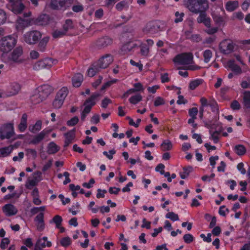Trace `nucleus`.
<instances>
[{"label":"nucleus","instance_id":"f257e3e1","mask_svg":"<svg viewBox=\"0 0 250 250\" xmlns=\"http://www.w3.org/2000/svg\"><path fill=\"white\" fill-rule=\"evenodd\" d=\"M184 5L191 12L198 14L208 9V0H184Z\"/></svg>","mask_w":250,"mask_h":250},{"label":"nucleus","instance_id":"f03ea898","mask_svg":"<svg viewBox=\"0 0 250 250\" xmlns=\"http://www.w3.org/2000/svg\"><path fill=\"white\" fill-rule=\"evenodd\" d=\"M17 40L12 36H8L0 40V51L7 53L16 45Z\"/></svg>","mask_w":250,"mask_h":250},{"label":"nucleus","instance_id":"7ed1b4c3","mask_svg":"<svg viewBox=\"0 0 250 250\" xmlns=\"http://www.w3.org/2000/svg\"><path fill=\"white\" fill-rule=\"evenodd\" d=\"M42 34L38 30H31L27 32L23 36L24 42L29 45H34L42 38Z\"/></svg>","mask_w":250,"mask_h":250},{"label":"nucleus","instance_id":"20e7f679","mask_svg":"<svg viewBox=\"0 0 250 250\" xmlns=\"http://www.w3.org/2000/svg\"><path fill=\"white\" fill-rule=\"evenodd\" d=\"M193 56L191 53H183L177 55L173 59L175 63L180 65H188L193 62Z\"/></svg>","mask_w":250,"mask_h":250},{"label":"nucleus","instance_id":"39448f33","mask_svg":"<svg viewBox=\"0 0 250 250\" xmlns=\"http://www.w3.org/2000/svg\"><path fill=\"white\" fill-rule=\"evenodd\" d=\"M73 0H51L49 6L53 10L66 9L73 3Z\"/></svg>","mask_w":250,"mask_h":250},{"label":"nucleus","instance_id":"423d86ee","mask_svg":"<svg viewBox=\"0 0 250 250\" xmlns=\"http://www.w3.org/2000/svg\"><path fill=\"white\" fill-rule=\"evenodd\" d=\"M112 43V39L108 37L105 36L100 38L93 42L91 47L95 49H101L104 48Z\"/></svg>","mask_w":250,"mask_h":250},{"label":"nucleus","instance_id":"0eeeda50","mask_svg":"<svg viewBox=\"0 0 250 250\" xmlns=\"http://www.w3.org/2000/svg\"><path fill=\"white\" fill-rule=\"evenodd\" d=\"M14 134L12 124H7L0 128V138L1 140L10 139Z\"/></svg>","mask_w":250,"mask_h":250},{"label":"nucleus","instance_id":"6e6552de","mask_svg":"<svg viewBox=\"0 0 250 250\" xmlns=\"http://www.w3.org/2000/svg\"><path fill=\"white\" fill-rule=\"evenodd\" d=\"M23 53L22 48L21 46L16 47L11 53L9 57V60L13 62L21 63L23 62L24 59L21 57Z\"/></svg>","mask_w":250,"mask_h":250},{"label":"nucleus","instance_id":"1a4fd4ad","mask_svg":"<svg viewBox=\"0 0 250 250\" xmlns=\"http://www.w3.org/2000/svg\"><path fill=\"white\" fill-rule=\"evenodd\" d=\"M56 61L53 60L51 58H45L35 63L33 68L35 70H40L44 68H51Z\"/></svg>","mask_w":250,"mask_h":250},{"label":"nucleus","instance_id":"9d476101","mask_svg":"<svg viewBox=\"0 0 250 250\" xmlns=\"http://www.w3.org/2000/svg\"><path fill=\"white\" fill-rule=\"evenodd\" d=\"M234 49V45L232 42L229 40H224L219 44L220 52L224 54L231 53Z\"/></svg>","mask_w":250,"mask_h":250},{"label":"nucleus","instance_id":"9b49d317","mask_svg":"<svg viewBox=\"0 0 250 250\" xmlns=\"http://www.w3.org/2000/svg\"><path fill=\"white\" fill-rule=\"evenodd\" d=\"M113 61V58L110 54H106L101 57L97 62H95L100 69L107 67Z\"/></svg>","mask_w":250,"mask_h":250},{"label":"nucleus","instance_id":"f8f14e48","mask_svg":"<svg viewBox=\"0 0 250 250\" xmlns=\"http://www.w3.org/2000/svg\"><path fill=\"white\" fill-rule=\"evenodd\" d=\"M9 9L16 14H21L24 9L25 5L21 2V0H16L11 4L8 5Z\"/></svg>","mask_w":250,"mask_h":250},{"label":"nucleus","instance_id":"ddd939ff","mask_svg":"<svg viewBox=\"0 0 250 250\" xmlns=\"http://www.w3.org/2000/svg\"><path fill=\"white\" fill-rule=\"evenodd\" d=\"M160 26L155 22L147 23L143 29V32L146 34H153L158 32Z\"/></svg>","mask_w":250,"mask_h":250},{"label":"nucleus","instance_id":"4468645a","mask_svg":"<svg viewBox=\"0 0 250 250\" xmlns=\"http://www.w3.org/2000/svg\"><path fill=\"white\" fill-rule=\"evenodd\" d=\"M37 90V92L45 100L52 92L53 88L49 84H43L39 87Z\"/></svg>","mask_w":250,"mask_h":250},{"label":"nucleus","instance_id":"2eb2a0df","mask_svg":"<svg viewBox=\"0 0 250 250\" xmlns=\"http://www.w3.org/2000/svg\"><path fill=\"white\" fill-rule=\"evenodd\" d=\"M206 11L203 10L198 13L199 16L197 18V21L198 23H203L206 27L210 28L211 20L209 17H207Z\"/></svg>","mask_w":250,"mask_h":250},{"label":"nucleus","instance_id":"dca6fc26","mask_svg":"<svg viewBox=\"0 0 250 250\" xmlns=\"http://www.w3.org/2000/svg\"><path fill=\"white\" fill-rule=\"evenodd\" d=\"M51 246V242L47 241V237H43L37 241L34 250H42V249L45 248L46 246L50 247Z\"/></svg>","mask_w":250,"mask_h":250},{"label":"nucleus","instance_id":"f3484780","mask_svg":"<svg viewBox=\"0 0 250 250\" xmlns=\"http://www.w3.org/2000/svg\"><path fill=\"white\" fill-rule=\"evenodd\" d=\"M51 130H43L39 134L34 136L33 139L30 142V144L36 145L41 142L44 137L48 134Z\"/></svg>","mask_w":250,"mask_h":250},{"label":"nucleus","instance_id":"a211bd4d","mask_svg":"<svg viewBox=\"0 0 250 250\" xmlns=\"http://www.w3.org/2000/svg\"><path fill=\"white\" fill-rule=\"evenodd\" d=\"M2 211L7 216L15 215L18 212L17 209L11 204L5 205L2 207Z\"/></svg>","mask_w":250,"mask_h":250},{"label":"nucleus","instance_id":"6ab92c4d","mask_svg":"<svg viewBox=\"0 0 250 250\" xmlns=\"http://www.w3.org/2000/svg\"><path fill=\"white\" fill-rule=\"evenodd\" d=\"M75 132L76 129L73 128L64 134V135L65 138L64 145V147H67L72 142L73 140L75 137Z\"/></svg>","mask_w":250,"mask_h":250},{"label":"nucleus","instance_id":"aec40b11","mask_svg":"<svg viewBox=\"0 0 250 250\" xmlns=\"http://www.w3.org/2000/svg\"><path fill=\"white\" fill-rule=\"evenodd\" d=\"M100 96L99 93H94L92 94L89 98H88L83 103L84 107H89V110H91V107L96 104L95 100Z\"/></svg>","mask_w":250,"mask_h":250},{"label":"nucleus","instance_id":"412c9836","mask_svg":"<svg viewBox=\"0 0 250 250\" xmlns=\"http://www.w3.org/2000/svg\"><path fill=\"white\" fill-rule=\"evenodd\" d=\"M21 90V85L17 83H13L10 85V90L7 92V96H12L17 94Z\"/></svg>","mask_w":250,"mask_h":250},{"label":"nucleus","instance_id":"4be33fe9","mask_svg":"<svg viewBox=\"0 0 250 250\" xmlns=\"http://www.w3.org/2000/svg\"><path fill=\"white\" fill-rule=\"evenodd\" d=\"M49 20V16L47 14L40 15L36 20V23L39 25H45L48 24Z\"/></svg>","mask_w":250,"mask_h":250},{"label":"nucleus","instance_id":"5701e85b","mask_svg":"<svg viewBox=\"0 0 250 250\" xmlns=\"http://www.w3.org/2000/svg\"><path fill=\"white\" fill-rule=\"evenodd\" d=\"M83 80V78L82 74L80 73L76 74L72 79L73 85L76 87L80 86Z\"/></svg>","mask_w":250,"mask_h":250},{"label":"nucleus","instance_id":"b1692460","mask_svg":"<svg viewBox=\"0 0 250 250\" xmlns=\"http://www.w3.org/2000/svg\"><path fill=\"white\" fill-rule=\"evenodd\" d=\"M228 66L236 74H240L242 73L241 67L235 64L233 60H230L228 62Z\"/></svg>","mask_w":250,"mask_h":250},{"label":"nucleus","instance_id":"393cba45","mask_svg":"<svg viewBox=\"0 0 250 250\" xmlns=\"http://www.w3.org/2000/svg\"><path fill=\"white\" fill-rule=\"evenodd\" d=\"M27 115L24 113L21 117V123L18 125V128L21 132L24 131L27 127Z\"/></svg>","mask_w":250,"mask_h":250},{"label":"nucleus","instance_id":"a878e982","mask_svg":"<svg viewBox=\"0 0 250 250\" xmlns=\"http://www.w3.org/2000/svg\"><path fill=\"white\" fill-rule=\"evenodd\" d=\"M49 37H45L42 39H40L39 41L38 45V48L39 50L42 52L44 51L46 49V46L49 41Z\"/></svg>","mask_w":250,"mask_h":250},{"label":"nucleus","instance_id":"bb28decb","mask_svg":"<svg viewBox=\"0 0 250 250\" xmlns=\"http://www.w3.org/2000/svg\"><path fill=\"white\" fill-rule=\"evenodd\" d=\"M243 105L248 109L250 108V91H245L243 93Z\"/></svg>","mask_w":250,"mask_h":250},{"label":"nucleus","instance_id":"cd10ccee","mask_svg":"<svg viewBox=\"0 0 250 250\" xmlns=\"http://www.w3.org/2000/svg\"><path fill=\"white\" fill-rule=\"evenodd\" d=\"M14 146L10 145L8 146L0 148V157H5L8 156L13 149Z\"/></svg>","mask_w":250,"mask_h":250},{"label":"nucleus","instance_id":"c85d7f7f","mask_svg":"<svg viewBox=\"0 0 250 250\" xmlns=\"http://www.w3.org/2000/svg\"><path fill=\"white\" fill-rule=\"evenodd\" d=\"M60 150L58 146L54 142H50L47 146V153L49 154H55Z\"/></svg>","mask_w":250,"mask_h":250},{"label":"nucleus","instance_id":"c756f323","mask_svg":"<svg viewBox=\"0 0 250 250\" xmlns=\"http://www.w3.org/2000/svg\"><path fill=\"white\" fill-rule=\"evenodd\" d=\"M42 122L41 120H38L35 125H30L29 126V130L33 133H36L42 129Z\"/></svg>","mask_w":250,"mask_h":250},{"label":"nucleus","instance_id":"7c9ffc66","mask_svg":"<svg viewBox=\"0 0 250 250\" xmlns=\"http://www.w3.org/2000/svg\"><path fill=\"white\" fill-rule=\"evenodd\" d=\"M100 69L97 65L95 63H94L92 64L91 67L87 70V75L90 77H93Z\"/></svg>","mask_w":250,"mask_h":250},{"label":"nucleus","instance_id":"2f4dec72","mask_svg":"<svg viewBox=\"0 0 250 250\" xmlns=\"http://www.w3.org/2000/svg\"><path fill=\"white\" fill-rule=\"evenodd\" d=\"M238 6L237 1H229L226 4V8L229 11H233L235 10Z\"/></svg>","mask_w":250,"mask_h":250},{"label":"nucleus","instance_id":"473e14b6","mask_svg":"<svg viewBox=\"0 0 250 250\" xmlns=\"http://www.w3.org/2000/svg\"><path fill=\"white\" fill-rule=\"evenodd\" d=\"M68 94V90L66 87L62 88L57 94L56 97L64 102Z\"/></svg>","mask_w":250,"mask_h":250},{"label":"nucleus","instance_id":"72a5a7b5","mask_svg":"<svg viewBox=\"0 0 250 250\" xmlns=\"http://www.w3.org/2000/svg\"><path fill=\"white\" fill-rule=\"evenodd\" d=\"M31 100L34 104H38L44 100L41 97V95L37 92L31 97Z\"/></svg>","mask_w":250,"mask_h":250},{"label":"nucleus","instance_id":"f704fd0d","mask_svg":"<svg viewBox=\"0 0 250 250\" xmlns=\"http://www.w3.org/2000/svg\"><path fill=\"white\" fill-rule=\"evenodd\" d=\"M161 147L164 151L169 150L172 147V144L169 140H164L161 145Z\"/></svg>","mask_w":250,"mask_h":250},{"label":"nucleus","instance_id":"c9c22d12","mask_svg":"<svg viewBox=\"0 0 250 250\" xmlns=\"http://www.w3.org/2000/svg\"><path fill=\"white\" fill-rule=\"evenodd\" d=\"M128 7V2L126 0H123L118 2L116 5V8L119 11H122L124 9Z\"/></svg>","mask_w":250,"mask_h":250},{"label":"nucleus","instance_id":"e433bc0d","mask_svg":"<svg viewBox=\"0 0 250 250\" xmlns=\"http://www.w3.org/2000/svg\"><path fill=\"white\" fill-rule=\"evenodd\" d=\"M184 170L183 173H180V177L182 179H185L188 177L190 172H191L193 169L191 166H188V167H184L183 168Z\"/></svg>","mask_w":250,"mask_h":250},{"label":"nucleus","instance_id":"4c0bfd02","mask_svg":"<svg viewBox=\"0 0 250 250\" xmlns=\"http://www.w3.org/2000/svg\"><path fill=\"white\" fill-rule=\"evenodd\" d=\"M203 83V80L202 79H196L192 81L189 84V88L191 90H194Z\"/></svg>","mask_w":250,"mask_h":250},{"label":"nucleus","instance_id":"58836bf2","mask_svg":"<svg viewBox=\"0 0 250 250\" xmlns=\"http://www.w3.org/2000/svg\"><path fill=\"white\" fill-rule=\"evenodd\" d=\"M222 130L223 128L220 127L218 130H215L213 132H211V131H210L209 132L211 134V137L210 139L213 140L215 143H217L218 141V135L222 131Z\"/></svg>","mask_w":250,"mask_h":250},{"label":"nucleus","instance_id":"ea45409f","mask_svg":"<svg viewBox=\"0 0 250 250\" xmlns=\"http://www.w3.org/2000/svg\"><path fill=\"white\" fill-rule=\"evenodd\" d=\"M142 100V96L139 94H138L137 95H134L131 96L129 99V102L133 104H136Z\"/></svg>","mask_w":250,"mask_h":250},{"label":"nucleus","instance_id":"a19ab883","mask_svg":"<svg viewBox=\"0 0 250 250\" xmlns=\"http://www.w3.org/2000/svg\"><path fill=\"white\" fill-rule=\"evenodd\" d=\"M235 150L237 154L238 155H243L246 151V149L244 146L238 145L235 146Z\"/></svg>","mask_w":250,"mask_h":250},{"label":"nucleus","instance_id":"79ce46f5","mask_svg":"<svg viewBox=\"0 0 250 250\" xmlns=\"http://www.w3.org/2000/svg\"><path fill=\"white\" fill-rule=\"evenodd\" d=\"M62 221V217L59 215H56L53 217L50 222L51 223L53 222L56 224V227L57 228H60V226H61Z\"/></svg>","mask_w":250,"mask_h":250},{"label":"nucleus","instance_id":"37998d69","mask_svg":"<svg viewBox=\"0 0 250 250\" xmlns=\"http://www.w3.org/2000/svg\"><path fill=\"white\" fill-rule=\"evenodd\" d=\"M73 28L72 21L70 19L66 20L65 24L63 25V29L66 33L69 29Z\"/></svg>","mask_w":250,"mask_h":250},{"label":"nucleus","instance_id":"c03bdc74","mask_svg":"<svg viewBox=\"0 0 250 250\" xmlns=\"http://www.w3.org/2000/svg\"><path fill=\"white\" fill-rule=\"evenodd\" d=\"M212 15L213 19L216 24L220 25L223 23L224 19L221 16L215 13L212 14Z\"/></svg>","mask_w":250,"mask_h":250},{"label":"nucleus","instance_id":"a18cd8bd","mask_svg":"<svg viewBox=\"0 0 250 250\" xmlns=\"http://www.w3.org/2000/svg\"><path fill=\"white\" fill-rule=\"evenodd\" d=\"M212 55V52L210 50H206L203 54L204 62L206 63L209 62Z\"/></svg>","mask_w":250,"mask_h":250},{"label":"nucleus","instance_id":"49530a36","mask_svg":"<svg viewBox=\"0 0 250 250\" xmlns=\"http://www.w3.org/2000/svg\"><path fill=\"white\" fill-rule=\"evenodd\" d=\"M71 240L69 237L62 238L60 241L61 245L64 247H67L71 244Z\"/></svg>","mask_w":250,"mask_h":250},{"label":"nucleus","instance_id":"de8ad7c7","mask_svg":"<svg viewBox=\"0 0 250 250\" xmlns=\"http://www.w3.org/2000/svg\"><path fill=\"white\" fill-rule=\"evenodd\" d=\"M166 217L167 218L170 219L173 221H178L179 220V217L178 215L173 212H169L167 213Z\"/></svg>","mask_w":250,"mask_h":250},{"label":"nucleus","instance_id":"09e8293b","mask_svg":"<svg viewBox=\"0 0 250 250\" xmlns=\"http://www.w3.org/2000/svg\"><path fill=\"white\" fill-rule=\"evenodd\" d=\"M63 103V101L60 100L57 97L55 98V100L53 102V106L55 108H60Z\"/></svg>","mask_w":250,"mask_h":250},{"label":"nucleus","instance_id":"8fccbe9b","mask_svg":"<svg viewBox=\"0 0 250 250\" xmlns=\"http://www.w3.org/2000/svg\"><path fill=\"white\" fill-rule=\"evenodd\" d=\"M79 119L77 116H75L67 122V125L68 126H74L79 122Z\"/></svg>","mask_w":250,"mask_h":250},{"label":"nucleus","instance_id":"3c124183","mask_svg":"<svg viewBox=\"0 0 250 250\" xmlns=\"http://www.w3.org/2000/svg\"><path fill=\"white\" fill-rule=\"evenodd\" d=\"M208 105L211 107L213 112H218V106L216 101L213 100L210 101L208 103Z\"/></svg>","mask_w":250,"mask_h":250},{"label":"nucleus","instance_id":"603ef678","mask_svg":"<svg viewBox=\"0 0 250 250\" xmlns=\"http://www.w3.org/2000/svg\"><path fill=\"white\" fill-rule=\"evenodd\" d=\"M165 104V100L161 97H157L154 101V105L156 107L164 105Z\"/></svg>","mask_w":250,"mask_h":250},{"label":"nucleus","instance_id":"864d4df0","mask_svg":"<svg viewBox=\"0 0 250 250\" xmlns=\"http://www.w3.org/2000/svg\"><path fill=\"white\" fill-rule=\"evenodd\" d=\"M183 239L185 243L189 244L193 241L194 238L191 234L188 233L184 235Z\"/></svg>","mask_w":250,"mask_h":250},{"label":"nucleus","instance_id":"5fc2aeb1","mask_svg":"<svg viewBox=\"0 0 250 250\" xmlns=\"http://www.w3.org/2000/svg\"><path fill=\"white\" fill-rule=\"evenodd\" d=\"M185 14L184 13H179V12H176L175 13V16L176 17L175 19L174 20V22L175 23H178L183 21V17L184 16Z\"/></svg>","mask_w":250,"mask_h":250},{"label":"nucleus","instance_id":"6e6d98bb","mask_svg":"<svg viewBox=\"0 0 250 250\" xmlns=\"http://www.w3.org/2000/svg\"><path fill=\"white\" fill-rule=\"evenodd\" d=\"M10 241L8 238H4L1 240L0 248L2 250H5L7 246L9 244Z\"/></svg>","mask_w":250,"mask_h":250},{"label":"nucleus","instance_id":"4d7b16f0","mask_svg":"<svg viewBox=\"0 0 250 250\" xmlns=\"http://www.w3.org/2000/svg\"><path fill=\"white\" fill-rule=\"evenodd\" d=\"M6 19V13L3 10L0 9V25L5 22Z\"/></svg>","mask_w":250,"mask_h":250},{"label":"nucleus","instance_id":"13d9d810","mask_svg":"<svg viewBox=\"0 0 250 250\" xmlns=\"http://www.w3.org/2000/svg\"><path fill=\"white\" fill-rule=\"evenodd\" d=\"M38 183L34 179H29L26 183L25 187L28 189H31V187L36 186Z\"/></svg>","mask_w":250,"mask_h":250},{"label":"nucleus","instance_id":"bf43d9fd","mask_svg":"<svg viewBox=\"0 0 250 250\" xmlns=\"http://www.w3.org/2000/svg\"><path fill=\"white\" fill-rule=\"evenodd\" d=\"M65 31L56 30L52 33V36L55 38H60L62 37L66 34Z\"/></svg>","mask_w":250,"mask_h":250},{"label":"nucleus","instance_id":"052dcab7","mask_svg":"<svg viewBox=\"0 0 250 250\" xmlns=\"http://www.w3.org/2000/svg\"><path fill=\"white\" fill-rule=\"evenodd\" d=\"M230 107L233 110H237L240 109L241 105L237 101L234 100L231 103Z\"/></svg>","mask_w":250,"mask_h":250},{"label":"nucleus","instance_id":"680f3d73","mask_svg":"<svg viewBox=\"0 0 250 250\" xmlns=\"http://www.w3.org/2000/svg\"><path fill=\"white\" fill-rule=\"evenodd\" d=\"M198 113V109L196 107H192L190 108L188 111L189 115L191 117L196 118V116Z\"/></svg>","mask_w":250,"mask_h":250},{"label":"nucleus","instance_id":"e2e57ef3","mask_svg":"<svg viewBox=\"0 0 250 250\" xmlns=\"http://www.w3.org/2000/svg\"><path fill=\"white\" fill-rule=\"evenodd\" d=\"M112 101L108 98H105L102 101V107L104 108H106L109 104H111Z\"/></svg>","mask_w":250,"mask_h":250},{"label":"nucleus","instance_id":"0e129e2a","mask_svg":"<svg viewBox=\"0 0 250 250\" xmlns=\"http://www.w3.org/2000/svg\"><path fill=\"white\" fill-rule=\"evenodd\" d=\"M27 155L31 154L33 159H35L37 156V152L35 149L28 148L26 149Z\"/></svg>","mask_w":250,"mask_h":250},{"label":"nucleus","instance_id":"69168bd1","mask_svg":"<svg viewBox=\"0 0 250 250\" xmlns=\"http://www.w3.org/2000/svg\"><path fill=\"white\" fill-rule=\"evenodd\" d=\"M89 107H84V109L81 113V120L83 121L85 120L87 114H88L90 110Z\"/></svg>","mask_w":250,"mask_h":250},{"label":"nucleus","instance_id":"338daca9","mask_svg":"<svg viewBox=\"0 0 250 250\" xmlns=\"http://www.w3.org/2000/svg\"><path fill=\"white\" fill-rule=\"evenodd\" d=\"M34 180L39 183L42 180V173L38 171L34 173L33 175Z\"/></svg>","mask_w":250,"mask_h":250},{"label":"nucleus","instance_id":"774afa93","mask_svg":"<svg viewBox=\"0 0 250 250\" xmlns=\"http://www.w3.org/2000/svg\"><path fill=\"white\" fill-rule=\"evenodd\" d=\"M72 10L75 12H79L83 11V7L81 4L73 5L72 8Z\"/></svg>","mask_w":250,"mask_h":250}]
</instances>
